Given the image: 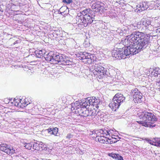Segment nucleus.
<instances>
[{
  "label": "nucleus",
  "instance_id": "f257e3e1",
  "mask_svg": "<svg viewBox=\"0 0 160 160\" xmlns=\"http://www.w3.org/2000/svg\"><path fill=\"white\" fill-rule=\"evenodd\" d=\"M152 35H145L142 32H134L128 38L122 40V43L116 44L112 52V55L117 59H125L134 55L148 48L150 45V37Z\"/></svg>",
  "mask_w": 160,
  "mask_h": 160
},
{
  "label": "nucleus",
  "instance_id": "f03ea898",
  "mask_svg": "<svg viewBox=\"0 0 160 160\" xmlns=\"http://www.w3.org/2000/svg\"><path fill=\"white\" fill-rule=\"evenodd\" d=\"M140 118L142 121H138V122L145 127L153 128L156 126L154 122L157 121L158 118L154 114L146 111L143 112L139 115Z\"/></svg>",
  "mask_w": 160,
  "mask_h": 160
},
{
  "label": "nucleus",
  "instance_id": "7ed1b4c3",
  "mask_svg": "<svg viewBox=\"0 0 160 160\" xmlns=\"http://www.w3.org/2000/svg\"><path fill=\"white\" fill-rule=\"evenodd\" d=\"M88 13L86 14L82 18L79 19L78 22V24L79 27H81L80 26L83 25L86 27L90 25L93 21V17L95 16V11H89Z\"/></svg>",
  "mask_w": 160,
  "mask_h": 160
},
{
  "label": "nucleus",
  "instance_id": "20e7f679",
  "mask_svg": "<svg viewBox=\"0 0 160 160\" xmlns=\"http://www.w3.org/2000/svg\"><path fill=\"white\" fill-rule=\"evenodd\" d=\"M125 98L122 94L117 93L114 97L112 101L109 105L112 110L115 111L125 100Z\"/></svg>",
  "mask_w": 160,
  "mask_h": 160
},
{
  "label": "nucleus",
  "instance_id": "39448f33",
  "mask_svg": "<svg viewBox=\"0 0 160 160\" xmlns=\"http://www.w3.org/2000/svg\"><path fill=\"white\" fill-rule=\"evenodd\" d=\"M0 150L8 155H12L15 152V150L9 145L2 144L0 145Z\"/></svg>",
  "mask_w": 160,
  "mask_h": 160
},
{
  "label": "nucleus",
  "instance_id": "423d86ee",
  "mask_svg": "<svg viewBox=\"0 0 160 160\" xmlns=\"http://www.w3.org/2000/svg\"><path fill=\"white\" fill-rule=\"evenodd\" d=\"M94 73L98 75H99L102 77H103L106 73L104 68L101 66L96 65L94 66Z\"/></svg>",
  "mask_w": 160,
  "mask_h": 160
},
{
  "label": "nucleus",
  "instance_id": "0eeeda50",
  "mask_svg": "<svg viewBox=\"0 0 160 160\" xmlns=\"http://www.w3.org/2000/svg\"><path fill=\"white\" fill-rule=\"evenodd\" d=\"M97 115V111L95 109H88V113L86 119L88 121L92 120Z\"/></svg>",
  "mask_w": 160,
  "mask_h": 160
},
{
  "label": "nucleus",
  "instance_id": "6e6552de",
  "mask_svg": "<svg viewBox=\"0 0 160 160\" xmlns=\"http://www.w3.org/2000/svg\"><path fill=\"white\" fill-rule=\"evenodd\" d=\"M78 110V112L79 115L81 117L87 118L88 113V109L87 110V108H81L78 107L76 108Z\"/></svg>",
  "mask_w": 160,
  "mask_h": 160
},
{
  "label": "nucleus",
  "instance_id": "1a4fd4ad",
  "mask_svg": "<svg viewBox=\"0 0 160 160\" xmlns=\"http://www.w3.org/2000/svg\"><path fill=\"white\" fill-rule=\"evenodd\" d=\"M54 53L53 52L51 51L49 53H48L44 56L46 60L48 62H50L51 63L54 62L53 57H54Z\"/></svg>",
  "mask_w": 160,
  "mask_h": 160
},
{
  "label": "nucleus",
  "instance_id": "9d476101",
  "mask_svg": "<svg viewBox=\"0 0 160 160\" xmlns=\"http://www.w3.org/2000/svg\"><path fill=\"white\" fill-rule=\"evenodd\" d=\"M103 3L100 2H95L92 4V9H95L96 10H103L104 7L103 6Z\"/></svg>",
  "mask_w": 160,
  "mask_h": 160
},
{
  "label": "nucleus",
  "instance_id": "9b49d317",
  "mask_svg": "<svg viewBox=\"0 0 160 160\" xmlns=\"http://www.w3.org/2000/svg\"><path fill=\"white\" fill-rule=\"evenodd\" d=\"M96 139L101 143L108 144V138L104 136L99 135L98 136L96 135Z\"/></svg>",
  "mask_w": 160,
  "mask_h": 160
},
{
  "label": "nucleus",
  "instance_id": "f8f14e48",
  "mask_svg": "<svg viewBox=\"0 0 160 160\" xmlns=\"http://www.w3.org/2000/svg\"><path fill=\"white\" fill-rule=\"evenodd\" d=\"M64 58L62 57L61 54H54V57H53L54 62L53 63H57L56 62H58L64 61L63 60Z\"/></svg>",
  "mask_w": 160,
  "mask_h": 160
},
{
  "label": "nucleus",
  "instance_id": "ddd939ff",
  "mask_svg": "<svg viewBox=\"0 0 160 160\" xmlns=\"http://www.w3.org/2000/svg\"><path fill=\"white\" fill-rule=\"evenodd\" d=\"M95 133L99 136V135H105L107 136V133H108V128H104V129H100L97 130L95 132Z\"/></svg>",
  "mask_w": 160,
  "mask_h": 160
},
{
  "label": "nucleus",
  "instance_id": "4468645a",
  "mask_svg": "<svg viewBox=\"0 0 160 160\" xmlns=\"http://www.w3.org/2000/svg\"><path fill=\"white\" fill-rule=\"evenodd\" d=\"M109 76L112 78L113 80L116 81L117 79H118V76L117 75V73L116 71L113 69H111L109 71Z\"/></svg>",
  "mask_w": 160,
  "mask_h": 160
},
{
  "label": "nucleus",
  "instance_id": "2eb2a0df",
  "mask_svg": "<svg viewBox=\"0 0 160 160\" xmlns=\"http://www.w3.org/2000/svg\"><path fill=\"white\" fill-rule=\"evenodd\" d=\"M152 69H151L150 71L151 72V74L152 76L157 77L159 78L160 76V69L158 68H156L155 69L153 70L152 71Z\"/></svg>",
  "mask_w": 160,
  "mask_h": 160
},
{
  "label": "nucleus",
  "instance_id": "dca6fc26",
  "mask_svg": "<svg viewBox=\"0 0 160 160\" xmlns=\"http://www.w3.org/2000/svg\"><path fill=\"white\" fill-rule=\"evenodd\" d=\"M48 132L50 134H53L56 136H58V128H48L47 130Z\"/></svg>",
  "mask_w": 160,
  "mask_h": 160
},
{
  "label": "nucleus",
  "instance_id": "f3484780",
  "mask_svg": "<svg viewBox=\"0 0 160 160\" xmlns=\"http://www.w3.org/2000/svg\"><path fill=\"white\" fill-rule=\"evenodd\" d=\"M142 94L140 92L138 91V89L136 88L132 89L130 93L131 96L133 98L138 96V94L142 95Z\"/></svg>",
  "mask_w": 160,
  "mask_h": 160
},
{
  "label": "nucleus",
  "instance_id": "a211bd4d",
  "mask_svg": "<svg viewBox=\"0 0 160 160\" xmlns=\"http://www.w3.org/2000/svg\"><path fill=\"white\" fill-rule=\"evenodd\" d=\"M133 100L135 103H140L142 101V95L138 94V96L133 97Z\"/></svg>",
  "mask_w": 160,
  "mask_h": 160
},
{
  "label": "nucleus",
  "instance_id": "6ab92c4d",
  "mask_svg": "<svg viewBox=\"0 0 160 160\" xmlns=\"http://www.w3.org/2000/svg\"><path fill=\"white\" fill-rule=\"evenodd\" d=\"M88 53L86 52H81L79 54V56H78L80 59L83 60L84 59H87V56H88Z\"/></svg>",
  "mask_w": 160,
  "mask_h": 160
},
{
  "label": "nucleus",
  "instance_id": "aec40b11",
  "mask_svg": "<svg viewBox=\"0 0 160 160\" xmlns=\"http://www.w3.org/2000/svg\"><path fill=\"white\" fill-rule=\"evenodd\" d=\"M95 57L94 54L88 53V56H87V60L86 61L88 63H91L92 62H93L95 59Z\"/></svg>",
  "mask_w": 160,
  "mask_h": 160
},
{
  "label": "nucleus",
  "instance_id": "412c9836",
  "mask_svg": "<svg viewBox=\"0 0 160 160\" xmlns=\"http://www.w3.org/2000/svg\"><path fill=\"white\" fill-rule=\"evenodd\" d=\"M87 101H86L85 102H82V104H81V102L79 103V102H75L74 104V105L75 106V108H77V106H78V104L79 106V105H80V108H83L85 107V108H86V107L88 106V104H87Z\"/></svg>",
  "mask_w": 160,
  "mask_h": 160
},
{
  "label": "nucleus",
  "instance_id": "4be33fe9",
  "mask_svg": "<svg viewBox=\"0 0 160 160\" xmlns=\"http://www.w3.org/2000/svg\"><path fill=\"white\" fill-rule=\"evenodd\" d=\"M35 53L37 57L39 58H41V57L43 56L45 54L44 50H40L39 51H36Z\"/></svg>",
  "mask_w": 160,
  "mask_h": 160
},
{
  "label": "nucleus",
  "instance_id": "5701e85b",
  "mask_svg": "<svg viewBox=\"0 0 160 160\" xmlns=\"http://www.w3.org/2000/svg\"><path fill=\"white\" fill-rule=\"evenodd\" d=\"M21 99H17L14 98L13 99V102L15 106L18 107H22V103L21 102Z\"/></svg>",
  "mask_w": 160,
  "mask_h": 160
},
{
  "label": "nucleus",
  "instance_id": "b1692460",
  "mask_svg": "<svg viewBox=\"0 0 160 160\" xmlns=\"http://www.w3.org/2000/svg\"><path fill=\"white\" fill-rule=\"evenodd\" d=\"M33 144V142L30 143H25L24 145V147L28 150H31L32 151V145Z\"/></svg>",
  "mask_w": 160,
  "mask_h": 160
},
{
  "label": "nucleus",
  "instance_id": "393cba45",
  "mask_svg": "<svg viewBox=\"0 0 160 160\" xmlns=\"http://www.w3.org/2000/svg\"><path fill=\"white\" fill-rule=\"evenodd\" d=\"M38 143H36L33 142V144L32 145V151H34L35 150H39V149L38 147Z\"/></svg>",
  "mask_w": 160,
  "mask_h": 160
},
{
  "label": "nucleus",
  "instance_id": "a878e982",
  "mask_svg": "<svg viewBox=\"0 0 160 160\" xmlns=\"http://www.w3.org/2000/svg\"><path fill=\"white\" fill-rule=\"evenodd\" d=\"M140 7H141V10H147L148 8H149L148 10H149V9H150V8L148 7V6L147 5V4L145 2L142 3V5H140Z\"/></svg>",
  "mask_w": 160,
  "mask_h": 160
},
{
  "label": "nucleus",
  "instance_id": "bb28decb",
  "mask_svg": "<svg viewBox=\"0 0 160 160\" xmlns=\"http://www.w3.org/2000/svg\"><path fill=\"white\" fill-rule=\"evenodd\" d=\"M69 12V11H64L63 12H61V11H55L54 13L56 12L63 16H65L68 14Z\"/></svg>",
  "mask_w": 160,
  "mask_h": 160
},
{
  "label": "nucleus",
  "instance_id": "cd10ccee",
  "mask_svg": "<svg viewBox=\"0 0 160 160\" xmlns=\"http://www.w3.org/2000/svg\"><path fill=\"white\" fill-rule=\"evenodd\" d=\"M147 20L146 19H145V18H143L142 19L141 23L142 24L144 25V26H145L146 28H148L149 27H147Z\"/></svg>",
  "mask_w": 160,
  "mask_h": 160
},
{
  "label": "nucleus",
  "instance_id": "c85d7f7f",
  "mask_svg": "<svg viewBox=\"0 0 160 160\" xmlns=\"http://www.w3.org/2000/svg\"><path fill=\"white\" fill-rule=\"evenodd\" d=\"M155 146L160 147V138H156Z\"/></svg>",
  "mask_w": 160,
  "mask_h": 160
},
{
  "label": "nucleus",
  "instance_id": "c756f323",
  "mask_svg": "<svg viewBox=\"0 0 160 160\" xmlns=\"http://www.w3.org/2000/svg\"><path fill=\"white\" fill-rule=\"evenodd\" d=\"M95 97H94V98H93V97H92V98H90L89 99V101H90L91 104H92V105H93L94 106L95 102Z\"/></svg>",
  "mask_w": 160,
  "mask_h": 160
},
{
  "label": "nucleus",
  "instance_id": "7c9ffc66",
  "mask_svg": "<svg viewBox=\"0 0 160 160\" xmlns=\"http://www.w3.org/2000/svg\"><path fill=\"white\" fill-rule=\"evenodd\" d=\"M117 156L116 157L115 159L118 160H123V157L122 156L119 155L118 154H117Z\"/></svg>",
  "mask_w": 160,
  "mask_h": 160
},
{
  "label": "nucleus",
  "instance_id": "2f4dec72",
  "mask_svg": "<svg viewBox=\"0 0 160 160\" xmlns=\"http://www.w3.org/2000/svg\"><path fill=\"white\" fill-rule=\"evenodd\" d=\"M95 101L94 106H96L101 102L100 100L98 99H96L95 98Z\"/></svg>",
  "mask_w": 160,
  "mask_h": 160
},
{
  "label": "nucleus",
  "instance_id": "473e14b6",
  "mask_svg": "<svg viewBox=\"0 0 160 160\" xmlns=\"http://www.w3.org/2000/svg\"><path fill=\"white\" fill-rule=\"evenodd\" d=\"M156 86L157 89H158L159 91H160V80H159V81L158 80L157 82Z\"/></svg>",
  "mask_w": 160,
  "mask_h": 160
},
{
  "label": "nucleus",
  "instance_id": "72a5a7b5",
  "mask_svg": "<svg viewBox=\"0 0 160 160\" xmlns=\"http://www.w3.org/2000/svg\"><path fill=\"white\" fill-rule=\"evenodd\" d=\"M108 155L112 158H113L115 159L116 157L117 156V154L115 153H109L108 154Z\"/></svg>",
  "mask_w": 160,
  "mask_h": 160
},
{
  "label": "nucleus",
  "instance_id": "f704fd0d",
  "mask_svg": "<svg viewBox=\"0 0 160 160\" xmlns=\"http://www.w3.org/2000/svg\"><path fill=\"white\" fill-rule=\"evenodd\" d=\"M73 135L70 133H69L67 134L66 138L67 139H70L73 138Z\"/></svg>",
  "mask_w": 160,
  "mask_h": 160
},
{
  "label": "nucleus",
  "instance_id": "c9c22d12",
  "mask_svg": "<svg viewBox=\"0 0 160 160\" xmlns=\"http://www.w3.org/2000/svg\"><path fill=\"white\" fill-rule=\"evenodd\" d=\"M62 2L64 3L70 4L72 2V0H63Z\"/></svg>",
  "mask_w": 160,
  "mask_h": 160
},
{
  "label": "nucleus",
  "instance_id": "e433bc0d",
  "mask_svg": "<svg viewBox=\"0 0 160 160\" xmlns=\"http://www.w3.org/2000/svg\"><path fill=\"white\" fill-rule=\"evenodd\" d=\"M156 140H155V138H154L153 140H150V142L149 143H150L151 144H152L153 145H154L155 146V144L156 143Z\"/></svg>",
  "mask_w": 160,
  "mask_h": 160
},
{
  "label": "nucleus",
  "instance_id": "4c0bfd02",
  "mask_svg": "<svg viewBox=\"0 0 160 160\" xmlns=\"http://www.w3.org/2000/svg\"><path fill=\"white\" fill-rule=\"evenodd\" d=\"M108 139V144H112L113 143H115V142H116L117 141L114 142H113V141H110L111 139Z\"/></svg>",
  "mask_w": 160,
  "mask_h": 160
},
{
  "label": "nucleus",
  "instance_id": "58836bf2",
  "mask_svg": "<svg viewBox=\"0 0 160 160\" xmlns=\"http://www.w3.org/2000/svg\"><path fill=\"white\" fill-rule=\"evenodd\" d=\"M147 27H148V26L149 27H150L151 26V21H149V20H147Z\"/></svg>",
  "mask_w": 160,
  "mask_h": 160
},
{
  "label": "nucleus",
  "instance_id": "ea45409f",
  "mask_svg": "<svg viewBox=\"0 0 160 160\" xmlns=\"http://www.w3.org/2000/svg\"><path fill=\"white\" fill-rule=\"evenodd\" d=\"M89 101V99H88V98H87V104H88V106H90V105H92V104H91V102L90 101Z\"/></svg>",
  "mask_w": 160,
  "mask_h": 160
},
{
  "label": "nucleus",
  "instance_id": "a19ab883",
  "mask_svg": "<svg viewBox=\"0 0 160 160\" xmlns=\"http://www.w3.org/2000/svg\"><path fill=\"white\" fill-rule=\"evenodd\" d=\"M65 63L67 65H69L71 64V62L69 60H67L65 61Z\"/></svg>",
  "mask_w": 160,
  "mask_h": 160
},
{
  "label": "nucleus",
  "instance_id": "79ce46f5",
  "mask_svg": "<svg viewBox=\"0 0 160 160\" xmlns=\"http://www.w3.org/2000/svg\"><path fill=\"white\" fill-rule=\"evenodd\" d=\"M42 144H38V147L39 148V151H41V148H42Z\"/></svg>",
  "mask_w": 160,
  "mask_h": 160
},
{
  "label": "nucleus",
  "instance_id": "37998d69",
  "mask_svg": "<svg viewBox=\"0 0 160 160\" xmlns=\"http://www.w3.org/2000/svg\"><path fill=\"white\" fill-rule=\"evenodd\" d=\"M156 32L158 34H159V33L160 34V28L157 29Z\"/></svg>",
  "mask_w": 160,
  "mask_h": 160
},
{
  "label": "nucleus",
  "instance_id": "c03bdc74",
  "mask_svg": "<svg viewBox=\"0 0 160 160\" xmlns=\"http://www.w3.org/2000/svg\"><path fill=\"white\" fill-rule=\"evenodd\" d=\"M80 13L83 15V17H84V15H85L86 14H87L86 13V12H85V11H82V12H80Z\"/></svg>",
  "mask_w": 160,
  "mask_h": 160
},
{
  "label": "nucleus",
  "instance_id": "a18cd8bd",
  "mask_svg": "<svg viewBox=\"0 0 160 160\" xmlns=\"http://www.w3.org/2000/svg\"><path fill=\"white\" fill-rule=\"evenodd\" d=\"M20 41L19 40H17L16 41H15L13 43V45H15L16 44L19 43V42Z\"/></svg>",
  "mask_w": 160,
  "mask_h": 160
},
{
  "label": "nucleus",
  "instance_id": "49530a36",
  "mask_svg": "<svg viewBox=\"0 0 160 160\" xmlns=\"http://www.w3.org/2000/svg\"><path fill=\"white\" fill-rule=\"evenodd\" d=\"M145 140L147 141L149 143V142H150V140H151V139H149L148 138H145Z\"/></svg>",
  "mask_w": 160,
  "mask_h": 160
},
{
  "label": "nucleus",
  "instance_id": "de8ad7c7",
  "mask_svg": "<svg viewBox=\"0 0 160 160\" xmlns=\"http://www.w3.org/2000/svg\"><path fill=\"white\" fill-rule=\"evenodd\" d=\"M108 133H107V135H110V134L111 133L110 130H109L108 128Z\"/></svg>",
  "mask_w": 160,
  "mask_h": 160
},
{
  "label": "nucleus",
  "instance_id": "09e8293b",
  "mask_svg": "<svg viewBox=\"0 0 160 160\" xmlns=\"http://www.w3.org/2000/svg\"><path fill=\"white\" fill-rule=\"evenodd\" d=\"M45 148L44 147V145L42 144V148H41V151L42 150H44Z\"/></svg>",
  "mask_w": 160,
  "mask_h": 160
},
{
  "label": "nucleus",
  "instance_id": "8fccbe9b",
  "mask_svg": "<svg viewBox=\"0 0 160 160\" xmlns=\"http://www.w3.org/2000/svg\"><path fill=\"white\" fill-rule=\"evenodd\" d=\"M120 1H121V0H118L117 1H116V2L117 3H121Z\"/></svg>",
  "mask_w": 160,
  "mask_h": 160
},
{
  "label": "nucleus",
  "instance_id": "3c124183",
  "mask_svg": "<svg viewBox=\"0 0 160 160\" xmlns=\"http://www.w3.org/2000/svg\"><path fill=\"white\" fill-rule=\"evenodd\" d=\"M140 12V10L137 11V12Z\"/></svg>",
  "mask_w": 160,
  "mask_h": 160
},
{
  "label": "nucleus",
  "instance_id": "603ef678",
  "mask_svg": "<svg viewBox=\"0 0 160 160\" xmlns=\"http://www.w3.org/2000/svg\"><path fill=\"white\" fill-rule=\"evenodd\" d=\"M23 104H24L23 103L22 104V106H23V107H24H24H25V106H24V105H23Z\"/></svg>",
  "mask_w": 160,
  "mask_h": 160
},
{
  "label": "nucleus",
  "instance_id": "864d4df0",
  "mask_svg": "<svg viewBox=\"0 0 160 160\" xmlns=\"http://www.w3.org/2000/svg\"><path fill=\"white\" fill-rule=\"evenodd\" d=\"M3 11H2V10L0 11L1 12H3Z\"/></svg>",
  "mask_w": 160,
  "mask_h": 160
},
{
  "label": "nucleus",
  "instance_id": "5fc2aeb1",
  "mask_svg": "<svg viewBox=\"0 0 160 160\" xmlns=\"http://www.w3.org/2000/svg\"><path fill=\"white\" fill-rule=\"evenodd\" d=\"M85 10H87L88 9H86Z\"/></svg>",
  "mask_w": 160,
  "mask_h": 160
},
{
  "label": "nucleus",
  "instance_id": "6e6d98bb",
  "mask_svg": "<svg viewBox=\"0 0 160 160\" xmlns=\"http://www.w3.org/2000/svg\"><path fill=\"white\" fill-rule=\"evenodd\" d=\"M24 104V105H25L26 104V103H25Z\"/></svg>",
  "mask_w": 160,
  "mask_h": 160
},
{
  "label": "nucleus",
  "instance_id": "4d7b16f0",
  "mask_svg": "<svg viewBox=\"0 0 160 160\" xmlns=\"http://www.w3.org/2000/svg\"><path fill=\"white\" fill-rule=\"evenodd\" d=\"M159 78L160 79V76H159Z\"/></svg>",
  "mask_w": 160,
  "mask_h": 160
}]
</instances>
